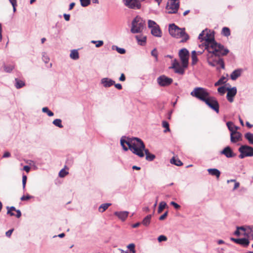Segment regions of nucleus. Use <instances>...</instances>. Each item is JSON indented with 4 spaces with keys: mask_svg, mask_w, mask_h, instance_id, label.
<instances>
[{
    "mask_svg": "<svg viewBox=\"0 0 253 253\" xmlns=\"http://www.w3.org/2000/svg\"><path fill=\"white\" fill-rule=\"evenodd\" d=\"M205 32H206V30L203 31L199 35L198 38L199 40H200L201 41V42L203 41H204V39H205L204 37L205 36Z\"/></svg>",
    "mask_w": 253,
    "mask_h": 253,
    "instance_id": "nucleus-51",
    "label": "nucleus"
},
{
    "mask_svg": "<svg viewBox=\"0 0 253 253\" xmlns=\"http://www.w3.org/2000/svg\"><path fill=\"white\" fill-rule=\"evenodd\" d=\"M239 186H240L239 182H235V184H234V188H233V190H235V189L238 188L239 187Z\"/></svg>",
    "mask_w": 253,
    "mask_h": 253,
    "instance_id": "nucleus-64",
    "label": "nucleus"
},
{
    "mask_svg": "<svg viewBox=\"0 0 253 253\" xmlns=\"http://www.w3.org/2000/svg\"><path fill=\"white\" fill-rule=\"evenodd\" d=\"M15 86L16 88L17 89H19V88H20L23 87L25 84L24 81L19 80L17 78L15 79Z\"/></svg>",
    "mask_w": 253,
    "mask_h": 253,
    "instance_id": "nucleus-26",
    "label": "nucleus"
},
{
    "mask_svg": "<svg viewBox=\"0 0 253 253\" xmlns=\"http://www.w3.org/2000/svg\"><path fill=\"white\" fill-rule=\"evenodd\" d=\"M13 231V229H10V230H9L8 231H7L6 232V233H5L6 236L7 237H10V236H11V234H12V233Z\"/></svg>",
    "mask_w": 253,
    "mask_h": 253,
    "instance_id": "nucleus-58",
    "label": "nucleus"
},
{
    "mask_svg": "<svg viewBox=\"0 0 253 253\" xmlns=\"http://www.w3.org/2000/svg\"><path fill=\"white\" fill-rule=\"evenodd\" d=\"M226 82V78L224 77H221L217 82L214 84L215 86L224 84Z\"/></svg>",
    "mask_w": 253,
    "mask_h": 253,
    "instance_id": "nucleus-43",
    "label": "nucleus"
},
{
    "mask_svg": "<svg viewBox=\"0 0 253 253\" xmlns=\"http://www.w3.org/2000/svg\"><path fill=\"white\" fill-rule=\"evenodd\" d=\"M32 198H33V197L32 196H30L29 195H27L26 196H23L22 197H21L20 199L21 201H26V200H28L30 199H31Z\"/></svg>",
    "mask_w": 253,
    "mask_h": 253,
    "instance_id": "nucleus-52",
    "label": "nucleus"
},
{
    "mask_svg": "<svg viewBox=\"0 0 253 253\" xmlns=\"http://www.w3.org/2000/svg\"><path fill=\"white\" fill-rule=\"evenodd\" d=\"M191 57H192V64L193 65H194L198 61V58L196 56V52L194 50L192 52Z\"/></svg>",
    "mask_w": 253,
    "mask_h": 253,
    "instance_id": "nucleus-35",
    "label": "nucleus"
},
{
    "mask_svg": "<svg viewBox=\"0 0 253 253\" xmlns=\"http://www.w3.org/2000/svg\"><path fill=\"white\" fill-rule=\"evenodd\" d=\"M145 25V21L137 16L131 22L130 32L133 34L140 33L142 32Z\"/></svg>",
    "mask_w": 253,
    "mask_h": 253,
    "instance_id": "nucleus-5",
    "label": "nucleus"
},
{
    "mask_svg": "<svg viewBox=\"0 0 253 253\" xmlns=\"http://www.w3.org/2000/svg\"><path fill=\"white\" fill-rule=\"evenodd\" d=\"M190 95L204 102L211 96L208 89L202 87L194 88L191 92Z\"/></svg>",
    "mask_w": 253,
    "mask_h": 253,
    "instance_id": "nucleus-4",
    "label": "nucleus"
},
{
    "mask_svg": "<svg viewBox=\"0 0 253 253\" xmlns=\"http://www.w3.org/2000/svg\"><path fill=\"white\" fill-rule=\"evenodd\" d=\"M114 85L115 87L118 89L121 90L122 89V86L120 84H115Z\"/></svg>",
    "mask_w": 253,
    "mask_h": 253,
    "instance_id": "nucleus-60",
    "label": "nucleus"
},
{
    "mask_svg": "<svg viewBox=\"0 0 253 253\" xmlns=\"http://www.w3.org/2000/svg\"><path fill=\"white\" fill-rule=\"evenodd\" d=\"M179 56L184 67H187L188 64L189 52L186 48L181 49L179 52Z\"/></svg>",
    "mask_w": 253,
    "mask_h": 253,
    "instance_id": "nucleus-10",
    "label": "nucleus"
},
{
    "mask_svg": "<svg viewBox=\"0 0 253 253\" xmlns=\"http://www.w3.org/2000/svg\"><path fill=\"white\" fill-rule=\"evenodd\" d=\"M186 68L184 67L183 65L181 66L176 59L173 61L172 66L169 67L170 69H174L175 73L180 75H183L184 73V70Z\"/></svg>",
    "mask_w": 253,
    "mask_h": 253,
    "instance_id": "nucleus-13",
    "label": "nucleus"
},
{
    "mask_svg": "<svg viewBox=\"0 0 253 253\" xmlns=\"http://www.w3.org/2000/svg\"><path fill=\"white\" fill-rule=\"evenodd\" d=\"M162 126H163L166 129L164 130V132H167L168 131H170V129H169V124L168 123V122H167V121H163L162 122Z\"/></svg>",
    "mask_w": 253,
    "mask_h": 253,
    "instance_id": "nucleus-42",
    "label": "nucleus"
},
{
    "mask_svg": "<svg viewBox=\"0 0 253 253\" xmlns=\"http://www.w3.org/2000/svg\"><path fill=\"white\" fill-rule=\"evenodd\" d=\"M16 212V214L15 215L17 218H19L21 216V212L20 210H16L15 211Z\"/></svg>",
    "mask_w": 253,
    "mask_h": 253,
    "instance_id": "nucleus-61",
    "label": "nucleus"
},
{
    "mask_svg": "<svg viewBox=\"0 0 253 253\" xmlns=\"http://www.w3.org/2000/svg\"><path fill=\"white\" fill-rule=\"evenodd\" d=\"M167 240V238L166 236L164 235H160L158 238V240L159 242H162V241H166Z\"/></svg>",
    "mask_w": 253,
    "mask_h": 253,
    "instance_id": "nucleus-53",
    "label": "nucleus"
},
{
    "mask_svg": "<svg viewBox=\"0 0 253 253\" xmlns=\"http://www.w3.org/2000/svg\"><path fill=\"white\" fill-rule=\"evenodd\" d=\"M70 57L71 58L74 60H77L79 59V55L78 51L75 49L72 50L70 55Z\"/></svg>",
    "mask_w": 253,
    "mask_h": 253,
    "instance_id": "nucleus-29",
    "label": "nucleus"
},
{
    "mask_svg": "<svg viewBox=\"0 0 253 253\" xmlns=\"http://www.w3.org/2000/svg\"><path fill=\"white\" fill-rule=\"evenodd\" d=\"M226 126L228 128V129L230 130V133L234 132L235 131L234 130V124L232 122H228L226 123Z\"/></svg>",
    "mask_w": 253,
    "mask_h": 253,
    "instance_id": "nucleus-41",
    "label": "nucleus"
},
{
    "mask_svg": "<svg viewBox=\"0 0 253 253\" xmlns=\"http://www.w3.org/2000/svg\"><path fill=\"white\" fill-rule=\"evenodd\" d=\"M244 235L253 239V226H248L247 227V232Z\"/></svg>",
    "mask_w": 253,
    "mask_h": 253,
    "instance_id": "nucleus-27",
    "label": "nucleus"
},
{
    "mask_svg": "<svg viewBox=\"0 0 253 253\" xmlns=\"http://www.w3.org/2000/svg\"><path fill=\"white\" fill-rule=\"evenodd\" d=\"M238 151L240 152V155H239L240 159L253 156V147L250 146L242 145L239 147Z\"/></svg>",
    "mask_w": 253,
    "mask_h": 253,
    "instance_id": "nucleus-6",
    "label": "nucleus"
},
{
    "mask_svg": "<svg viewBox=\"0 0 253 253\" xmlns=\"http://www.w3.org/2000/svg\"><path fill=\"white\" fill-rule=\"evenodd\" d=\"M14 66L12 65H4L3 66L4 71L7 73H10L14 69Z\"/></svg>",
    "mask_w": 253,
    "mask_h": 253,
    "instance_id": "nucleus-36",
    "label": "nucleus"
},
{
    "mask_svg": "<svg viewBox=\"0 0 253 253\" xmlns=\"http://www.w3.org/2000/svg\"><path fill=\"white\" fill-rule=\"evenodd\" d=\"M245 138L248 140L249 143L253 144V133L247 132L245 134Z\"/></svg>",
    "mask_w": 253,
    "mask_h": 253,
    "instance_id": "nucleus-28",
    "label": "nucleus"
},
{
    "mask_svg": "<svg viewBox=\"0 0 253 253\" xmlns=\"http://www.w3.org/2000/svg\"><path fill=\"white\" fill-rule=\"evenodd\" d=\"M168 214V211H166L163 214H162L161 216H160L159 220H164L167 216Z\"/></svg>",
    "mask_w": 253,
    "mask_h": 253,
    "instance_id": "nucleus-56",
    "label": "nucleus"
},
{
    "mask_svg": "<svg viewBox=\"0 0 253 253\" xmlns=\"http://www.w3.org/2000/svg\"><path fill=\"white\" fill-rule=\"evenodd\" d=\"M213 54V53H212ZM215 56L218 55H215ZM220 56H218L219 57ZM208 62L209 65L211 66H216L217 70H219L220 68L222 69H224V63L222 59L220 58L219 57H215L214 59H212V58H209L208 60Z\"/></svg>",
    "mask_w": 253,
    "mask_h": 253,
    "instance_id": "nucleus-8",
    "label": "nucleus"
},
{
    "mask_svg": "<svg viewBox=\"0 0 253 253\" xmlns=\"http://www.w3.org/2000/svg\"><path fill=\"white\" fill-rule=\"evenodd\" d=\"M63 16H64V18L65 19V20L67 21H69L70 20V14H63Z\"/></svg>",
    "mask_w": 253,
    "mask_h": 253,
    "instance_id": "nucleus-57",
    "label": "nucleus"
},
{
    "mask_svg": "<svg viewBox=\"0 0 253 253\" xmlns=\"http://www.w3.org/2000/svg\"><path fill=\"white\" fill-rule=\"evenodd\" d=\"M91 42L92 43H95V46L96 47H100L103 45V41H91Z\"/></svg>",
    "mask_w": 253,
    "mask_h": 253,
    "instance_id": "nucleus-45",
    "label": "nucleus"
},
{
    "mask_svg": "<svg viewBox=\"0 0 253 253\" xmlns=\"http://www.w3.org/2000/svg\"><path fill=\"white\" fill-rule=\"evenodd\" d=\"M157 25H158L154 21L152 20H149L148 21V27L149 28L152 29L153 28L156 27Z\"/></svg>",
    "mask_w": 253,
    "mask_h": 253,
    "instance_id": "nucleus-38",
    "label": "nucleus"
},
{
    "mask_svg": "<svg viewBox=\"0 0 253 253\" xmlns=\"http://www.w3.org/2000/svg\"><path fill=\"white\" fill-rule=\"evenodd\" d=\"M83 7H86L90 4V0H80Z\"/></svg>",
    "mask_w": 253,
    "mask_h": 253,
    "instance_id": "nucleus-44",
    "label": "nucleus"
},
{
    "mask_svg": "<svg viewBox=\"0 0 253 253\" xmlns=\"http://www.w3.org/2000/svg\"><path fill=\"white\" fill-rule=\"evenodd\" d=\"M114 214L122 220L124 221L127 217L128 212L126 211H115Z\"/></svg>",
    "mask_w": 253,
    "mask_h": 253,
    "instance_id": "nucleus-18",
    "label": "nucleus"
},
{
    "mask_svg": "<svg viewBox=\"0 0 253 253\" xmlns=\"http://www.w3.org/2000/svg\"><path fill=\"white\" fill-rule=\"evenodd\" d=\"M135 38L139 43L141 45H144L146 43V37L142 35H137Z\"/></svg>",
    "mask_w": 253,
    "mask_h": 253,
    "instance_id": "nucleus-24",
    "label": "nucleus"
},
{
    "mask_svg": "<svg viewBox=\"0 0 253 253\" xmlns=\"http://www.w3.org/2000/svg\"><path fill=\"white\" fill-rule=\"evenodd\" d=\"M157 83L161 86H167L170 85L173 82L171 78H169L165 75L159 76L157 78Z\"/></svg>",
    "mask_w": 253,
    "mask_h": 253,
    "instance_id": "nucleus-11",
    "label": "nucleus"
},
{
    "mask_svg": "<svg viewBox=\"0 0 253 253\" xmlns=\"http://www.w3.org/2000/svg\"><path fill=\"white\" fill-rule=\"evenodd\" d=\"M112 49L113 50L116 49L120 54H125L126 53V50L124 48L119 47L116 45H113Z\"/></svg>",
    "mask_w": 253,
    "mask_h": 253,
    "instance_id": "nucleus-37",
    "label": "nucleus"
},
{
    "mask_svg": "<svg viewBox=\"0 0 253 253\" xmlns=\"http://www.w3.org/2000/svg\"><path fill=\"white\" fill-rule=\"evenodd\" d=\"M236 243L241 245L244 247H247L249 246L250 241L247 238H240L237 239Z\"/></svg>",
    "mask_w": 253,
    "mask_h": 253,
    "instance_id": "nucleus-23",
    "label": "nucleus"
},
{
    "mask_svg": "<svg viewBox=\"0 0 253 253\" xmlns=\"http://www.w3.org/2000/svg\"><path fill=\"white\" fill-rule=\"evenodd\" d=\"M204 38L206 49L209 52L218 56L226 55L229 53V51L227 48H224L223 45L217 43L215 41L213 33L208 32L206 29Z\"/></svg>",
    "mask_w": 253,
    "mask_h": 253,
    "instance_id": "nucleus-1",
    "label": "nucleus"
},
{
    "mask_svg": "<svg viewBox=\"0 0 253 253\" xmlns=\"http://www.w3.org/2000/svg\"><path fill=\"white\" fill-rule=\"evenodd\" d=\"M220 153L225 155L228 158H233L236 156V154L234 153L232 150L229 146L225 147L220 152Z\"/></svg>",
    "mask_w": 253,
    "mask_h": 253,
    "instance_id": "nucleus-17",
    "label": "nucleus"
},
{
    "mask_svg": "<svg viewBox=\"0 0 253 253\" xmlns=\"http://www.w3.org/2000/svg\"><path fill=\"white\" fill-rule=\"evenodd\" d=\"M7 213L8 214H9L10 216H14L15 215V214L12 212V211H16V210L15 209V208L14 207H7Z\"/></svg>",
    "mask_w": 253,
    "mask_h": 253,
    "instance_id": "nucleus-39",
    "label": "nucleus"
},
{
    "mask_svg": "<svg viewBox=\"0 0 253 253\" xmlns=\"http://www.w3.org/2000/svg\"><path fill=\"white\" fill-rule=\"evenodd\" d=\"M124 4L129 8L139 9L141 7V4L138 0H123Z\"/></svg>",
    "mask_w": 253,
    "mask_h": 253,
    "instance_id": "nucleus-12",
    "label": "nucleus"
},
{
    "mask_svg": "<svg viewBox=\"0 0 253 253\" xmlns=\"http://www.w3.org/2000/svg\"><path fill=\"white\" fill-rule=\"evenodd\" d=\"M209 174L212 176H215L217 179L220 177L221 172L216 169H207Z\"/></svg>",
    "mask_w": 253,
    "mask_h": 253,
    "instance_id": "nucleus-20",
    "label": "nucleus"
},
{
    "mask_svg": "<svg viewBox=\"0 0 253 253\" xmlns=\"http://www.w3.org/2000/svg\"><path fill=\"white\" fill-rule=\"evenodd\" d=\"M205 103L216 113H219V105L218 101L215 97L210 96V97L205 101Z\"/></svg>",
    "mask_w": 253,
    "mask_h": 253,
    "instance_id": "nucleus-7",
    "label": "nucleus"
},
{
    "mask_svg": "<svg viewBox=\"0 0 253 253\" xmlns=\"http://www.w3.org/2000/svg\"><path fill=\"white\" fill-rule=\"evenodd\" d=\"M110 203H105L103 204L99 207V211L101 212H104L106 210H107L108 207L111 206Z\"/></svg>",
    "mask_w": 253,
    "mask_h": 253,
    "instance_id": "nucleus-31",
    "label": "nucleus"
},
{
    "mask_svg": "<svg viewBox=\"0 0 253 253\" xmlns=\"http://www.w3.org/2000/svg\"><path fill=\"white\" fill-rule=\"evenodd\" d=\"M42 111L44 113H46L47 115L49 117L53 116L54 115L53 113L50 110H49L47 107L42 108Z\"/></svg>",
    "mask_w": 253,
    "mask_h": 253,
    "instance_id": "nucleus-40",
    "label": "nucleus"
},
{
    "mask_svg": "<svg viewBox=\"0 0 253 253\" xmlns=\"http://www.w3.org/2000/svg\"><path fill=\"white\" fill-rule=\"evenodd\" d=\"M227 99L229 102H233L234 101V97L236 95L237 93V88L236 87H233L232 88H227Z\"/></svg>",
    "mask_w": 253,
    "mask_h": 253,
    "instance_id": "nucleus-14",
    "label": "nucleus"
},
{
    "mask_svg": "<svg viewBox=\"0 0 253 253\" xmlns=\"http://www.w3.org/2000/svg\"><path fill=\"white\" fill-rule=\"evenodd\" d=\"M142 152L144 154V152H145L146 160L148 161H152L155 158V156L154 154L150 153L149 150L145 149V146L144 148L142 150Z\"/></svg>",
    "mask_w": 253,
    "mask_h": 253,
    "instance_id": "nucleus-19",
    "label": "nucleus"
},
{
    "mask_svg": "<svg viewBox=\"0 0 253 253\" xmlns=\"http://www.w3.org/2000/svg\"><path fill=\"white\" fill-rule=\"evenodd\" d=\"M242 72V69H238L234 70L230 75L231 79L233 81L236 80L241 75Z\"/></svg>",
    "mask_w": 253,
    "mask_h": 253,
    "instance_id": "nucleus-21",
    "label": "nucleus"
},
{
    "mask_svg": "<svg viewBox=\"0 0 253 253\" xmlns=\"http://www.w3.org/2000/svg\"><path fill=\"white\" fill-rule=\"evenodd\" d=\"M115 83L114 81L108 78H103L100 81V84L105 88L111 87Z\"/></svg>",
    "mask_w": 253,
    "mask_h": 253,
    "instance_id": "nucleus-16",
    "label": "nucleus"
},
{
    "mask_svg": "<svg viewBox=\"0 0 253 253\" xmlns=\"http://www.w3.org/2000/svg\"><path fill=\"white\" fill-rule=\"evenodd\" d=\"M125 143L128 145L129 149L134 154L140 158L144 157V154L142 153V150L144 148V144L141 139L137 137H127L126 140L121 138V146L126 151L128 150V148L125 145Z\"/></svg>",
    "mask_w": 253,
    "mask_h": 253,
    "instance_id": "nucleus-2",
    "label": "nucleus"
},
{
    "mask_svg": "<svg viewBox=\"0 0 253 253\" xmlns=\"http://www.w3.org/2000/svg\"><path fill=\"white\" fill-rule=\"evenodd\" d=\"M119 80L121 82H124L126 80V77L124 74L122 73L119 78Z\"/></svg>",
    "mask_w": 253,
    "mask_h": 253,
    "instance_id": "nucleus-59",
    "label": "nucleus"
},
{
    "mask_svg": "<svg viewBox=\"0 0 253 253\" xmlns=\"http://www.w3.org/2000/svg\"><path fill=\"white\" fill-rule=\"evenodd\" d=\"M42 59L45 63H47L49 61V58L45 52L42 54Z\"/></svg>",
    "mask_w": 253,
    "mask_h": 253,
    "instance_id": "nucleus-47",
    "label": "nucleus"
},
{
    "mask_svg": "<svg viewBox=\"0 0 253 253\" xmlns=\"http://www.w3.org/2000/svg\"><path fill=\"white\" fill-rule=\"evenodd\" d=\"M10 156V153L8 152H5L3 155V158H8Z\"/></svg>",
    "mask_w": 253,
    "mask_h": 253,
    "instance_id": "nucleus-63",
    "label": "nucleus"
},
{
    "mask_svg": "<svg viewBox=\"0 0 253 253\" xmlns=\"http://www.w3.org/2000/svg\"><path fill=\"white\" fill-rule=\"evenodd\" d=\"M218 92L221 94H223L225 93L226 90H227V88L225 86H222L218 88L217 89Z\"/></svg>",
    "mask_w": 253,
    "mask_h": 253,
    "instance_id": "nucleus-49",
    "label": "nucleus"
},
{
    "mask_svg": "<svg viewBox=\"0 0 253 253\" xmlns=\"http://www.w3.org/2000/svg\"><path fill=\"white\" fill-rule=\"evenodd\" d=\"M152 56H154L155 58L156 61H158V52L156 48L153 49L151 51Z\"/></svg>",
    "mask_w": 253,
    "mask_h": 253,
    "instance_id": "nucleus-50",
    "label": "nucleus"
},
{
    "mask_svg": "<svg viewBox=\"0 0 253 253\" xmlns=\"http://www.w3.org/2000/svg\"><path fill=\"white\" fill-rule=\"evenodd\" d=\"M68 174V171H66V170H65L64 169H62L59 173V177H65L66 175H67Z\"/></svg>",
    "mask_w": 253,
    "mask_h": 253,
    "instance_id": "nucleus-48",
    "label": "nucleus"
},
{
    "mask_svg": "<svg viewBox=\"0 0 253 253\" xmlns=\"http://www.w3.org/2000/svg\"><path fill=\"white\" fill-rule=\"evenodd\" d=\"M169 31L172 37L177 39L181 38L182 42H186L189 38L188 35L185 32V28H180L174 24H169Z\"/></svg>",
    "mask_w": 253,
    "mask_h": 253,
    "instance_id": "nucleus-3",
    "label": "nucleus"
},
{
    "mask_svg": "<svg viewBox=\"0 0 253 253\" xmlns=\"http://www.w3.org/2000/svg\"><path fill=\"white\" fill-rule=\"evenodd\" d=\"M26 181H27V176L25 175H23V176H22V185H23V189H24L25 188Z\"/></svg>",
    "mask_w": 253,
    "mask_h": 253,
    "instance_id": "nucleus-54",
    "label": "nucleus"
},
{
    "mask_svg": "<svg viewBox=\"0 0 253 253\" xmlns=\"http://www.w3.org/2000/svg\"><path fill=\"white\" fill-rule=\"evenodd\" d=\"M151 34L155 37H161L162 36V31L159 25L151 29Z\"/></svg>",
    "mask_w": 253,
    "mask_h": 253,
    "instance_id": "nucleus-22",
    "label": "nucleus"
},
{
    "mask_svg": "<svg viewBox=\"0 0 253 253\" xmlns=\"http://www.w3.org/2000/svg\"><path fill=\"white\" fill-rule=\"evenodd\" d=\"M242 139V134L239 131H234L230 133V140L232 143H236L241 141Z\"/></svg>",
    "mask_w": 253,
    "mask_h": 253,
    "instance_id": "nucleus-15",
    "label": "nucleus"
},
{
    "mask_svg": "<svg viewBox=\"0 0 253 253\" xmlns=\"http://www.w3.org/2000/svg\"><path fill=\"white\" fill-rule=\"evenodd\" d=\"M170 205L173 206L174 208L177 210L179 209L180 208V206L178 204L173 201L170 202Z\"/></svg>",
    "mask_w": 253,
    "mask_h": 253,
    "instance_id": "nucleus-55",
    "label": "nucleus"
},
{
    "mask_svg": "<svg viewBox=\"0 0 253 253\" xmlns=\"http://www.w3.org/2000/svg\"><path fill=\"white\" fill-rule=\"evenodd\" d=\"M152 214L147 215L142 220V224L145 226H148L151 222V219L152 218Z\"/></svg>",
    "mask_w": 253,
    "mask_h": 253,
    "instance_id": "nucleus-25",
    "label": "nucleus"
},
{
    "mask_svg": "<svg viewBox=\"0 0 253 253\" xmlns=\"http://www.w3.org/2000/svg\"><path fill=\"white\" fill-rule=\"evenodd\" d=\"M127 248L129 250L130 252H131L132 253H135L136 251L135 250V244L133 243H131L129 244Z\"/></svg>",
    "mask_w": 253,
    "mask_h": 253,
    "instance_id": "nucleus-46",
    "label": "nucleus"
},
{
    "mask_svg": "<svg viewBox=\"0 0 253 253\" xmlns=\"http://www.w3.org/2000/svg\"><path fill=\"white\" fill-rule=\"evenodd\" d=\"M179 7V0H169L166 8L168 10V13H176Z\"/></svg>",
    "mask_w": 253,
    "mask_h": 253,
    "instance_id": "nucleus-9",
    "label": "nucleus"
},
{
    "mask_svg": "<svg viewBox=\"0 0 253 253\" xmlns=\"http://www.w3.org/2000/svg\"><path fill=\"white\" fill-rule=\"evenodd\" d=\"M52 123L54 126H58L59 128H62L63 127V125H62V121L60 119H55L53 121Z\"/></svg>",
    "mask_w": 253,
    "mask_h": 253,
    "instance_id": "nucleus-33",
    "label": "nucleus"
},
{
    "mask_svg": "<svg viewBox=\"0 0 253 253\" xmlns=\"http://www.w3.org/2000/svg\"><path fill=\"white\" fill-rule=\"evenodd\" d=\"M167 206V204L165 202H161L159 204L158 210V212L159 213H160L162 212L163 210L166 208Z\"/></svg>",
    "mask_w": 253,
    "mask_h": 253,
    "instance_id": "nucleus-34",
    "label": "nucleus"
},
{
    "mask_svg": "<svg viewBox=\"0 0 253 253\" xmlns=\"http://www.w3.org/2000/svg\"><path fill=\"white\" fill-rule=\"evenodd\" d=\"M23 170L26 171L27 172H29L30 170V167L28 166H25L23 167Z\"/></svg>",
    "mask_w": 253,
    "mask_h": 253,
    "instance_id": "nucleus-62",
    "label": "nucleus"
},
{
    "mask_svg": "<svg viewBox=\"0 0 253 253\" xmlns=\"http://www.w3.org/2000/svg\"><path fill=\"white\" fill-rule=\"evenodd\" d=\"M221 34L225 37H228L230 35V30L228 27H223L222 30Z\"/></svg>",
    "mask_w": 253,
    "mask_h": 253,
    "instance_id": "nucleus-32",
    "label": "nucleus"
},
{
    "mask_svg": "<svg viewBox=\"0 0 253 253\" xmlns=\"http://www.w3.org/2000/svg\"><path fill=\"white\" fill-rule=\"evenodd\" d=\"M170 163L177 166H181L183 165V163L180 160H179L178 159H175L174 157H173L170 160Z\"/></svg>",
    "mask_w": 253,
    "mask_h": 253,
    "instance_id": "nucleus-30",
    "label": "nucleus"
}]
</instances>
